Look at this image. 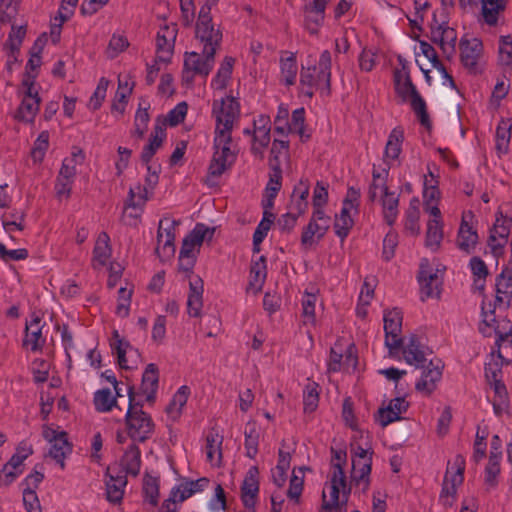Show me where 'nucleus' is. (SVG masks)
I'll list each match as a JSON object with an SVG mask.
<instances>
[{"label": "nucleus", "mask_w": 512, "mask_h": 512, "mask_svg": "<svg viewBox=\"0 0 512 512\" xmlns=\"http://www.w3.org/2000/svg\"><path fill=\"white\" fill-rule=\"evenodd\" d=\"M212 114L216 121L214 148L233 147L231 134L240 114L238 101L233 97L214 100L212 104Z\"/></svg>", "instance_id": "f257e3e1"}, {"label": "nucleus", "mask_w": 512, "mask_h": 512, "mask_svg": "<svg viewBox=\"0 0 512 512\" xmlns=\"http://www.w3.org/2000/svg\"><path fill=\"white\" fill-rule=\"evenodd\" d=\"M331 66V53L328 50H324L320 55L318 65L302 67L300 72V85L306 96L312 98L314 89H319L326 95L330 93Z\"/></svg>", "instance_id": "f03ea898"}, {"label": "nucleus", "mask_w": 512, "mask_h": 512, "mask_svg": "<svg viewBox=\"0 0 512 512\" xmlns=\"http://www.w3.org/2000/svg\"><path fill=\"white\" fill-rule=\"evenodd\" d=\"M127 393L129 398L125 415L127 433L133 441L144 442L153 435L155 424L151 416L143 411L142 404L136 402L133 387H128Z\"/></svg>", "instance_id": "7ed1b4c3"}, {"label": "nucleus", "mask_w": 512, "mask_h": 512, "mask_svg": "<svg viewBox=\"0 0 512 512\" xmlns=\"http://www.w3.org/2000/svg\"><path fill=\"white\" fill-rule=\"evenodd\" d=\"M395 90L403 101H410L412 110L415 112L421 125L429 128L431 121L427 112L424 99L417 91L408 73L396 71L394 75Z\"/></svg>", "instance_id": "20e7f679"}, {"label": "nucleus", "mask_w": 512, "mask_h": 512, "mask_svg": "<svg viewBox=\"0 0 512 512\" xmlns=\"http://www.w3.org/2000/svg\"><path fill=\"white\" fill-rule=\"evenodd\" d=\"M195 37L203 45L204 55H215L222 41V32L219 26L213 23L209 8H200L195 28Z\"/></svg>", "instance_id": "39448f33"}, {"label": "nucleus", "mask_w": 512, "mask_h": 512, "mask_svg": "<svg viewBox=\"0 0 512 512\" xmlns=\"http://www.w3.org/2000/svg\"><path fill=\"white\" fill-rule=\"evenodd\" d=\"M42 436L50 444L47 456L52 458L62 470L65 469V459L73 451V444L68 439V434L60 427L43 425Z\"/></svg>", "instance_id": "423d86ee"}, {"label": "nucleus", "mask_w": 512, "mask_h": 512, "mask_svg": "<svg viewBox=\"0 0 512 512\" xmlns=\"http://www.w3.org/2000/svg\"><path fill=\"white\" fill-rule=\"evenodd\" d=\"M464 469L465 459L461 455H457L453 466H448L443 480L442 491L439 497L443 506L451 507L453 505L457 488L463 483Z\"/></svg>", "instance_id": "0eeeda50"}, {"label": "nucleus", "mask_w": 512, "mask_h": 512, "mask_svg": "<svg viewBox=\"0 0 512 512\" xmlns=\"http://www.w3.org/2000/svg\"><path fill=\"white\" fill-rule=\"evenodd\" d=\"M215 55H204L197 52L185 54L182 80L192 84L196 75L207 77L213 69Z\"/></svg>", "instance_id": "6e6552de"}, {"label": "nucleus", "mask_w": 512, "mask_h": 512, "mask_svg": "<svg viewBox=\"0 0 512 512\" xmlns=\"http://www.w3.org/2000/svg\"><path fill=\"white\" fill-rule=\"evenodd\" d=\"M333 472L330 479V498L329 500L326 499V491L323 490L322 498H323V505L322 509L319 512H330L332 509H337L339 507V494L342 490L344 502L347 501V495H346V477L343 470L342 465L339 463H333Z\"/></svg>", "instance_id": "1a4fd4ad"}, {"label": "nucleus", "mask_w": 512, "mask_h": 512, "mask_svg": "<svg viewBox=\"0 0 512 512\" xmlns=\"http://www.w3.org/2000/svg\"><path fill=\"white\" fill-rule=\"evenodd\" d=\"M402 320V312L399 309L394 308L384 311L385 344L390 352L399 349L403 343L401 337Z\"/></svg>", "instance_id": "9d476101"}, {"label": "nucleus", "mask_w": 512, "mask_h": 512, "mask_svg": "<svg viewBox=\"0 0 512 512\" xmlns=\"http://www.w3.org/2000/svg\"><path fill=\"white\" fill-rule=\"evenodd\" d=\"M22 85L25 87L24 96L17 110L15 118L23 122H32L39 111L40 97L37 91H34V80L24 79Z\"/></svg>", "instance_id": "9b49d317"}, {"label": "nucleus", "mask_w": 512, "mask_h": 512, "mask_svg": "<svg viewBox=\"0 0 512 512\" xmlns=\"http://www.w3.org/2000/svg\"><path fill=\"white\" fill-rule=\"evenodd\" d=\"M176 224L177 222L175 220L168 218L162 219L159 223L155 253L162 261L169 259L175 253L174 227Z\"/></svg>", "instance_id": "f8f14e48"}, {"label": "nucleus", "mask_w": 512, "mask_h": 512, "mask_svg": "<svg viewBox=\"0 0 512 512\" xmlns=\"http://www.w3.org/2000/svg\"><path fill=\"white\" fill-rule=\"evenodd\" d=\"M178 28L176 23L165 24L160 27L156 36L157 60L168 63L172 57Z\"/></svg>", "instance_id": "ddd939ff"}, {"label": "nucleus", "mask_w": 512, "mask_h": 512, "mask_svg": "<svg viewBox=\"0 0 512 512\" xmlns=\"http://www.w3.org/2000/svg\"><path fill=\"white\" fill-rule=\"evenodd\" d=\"M462 65L471 73L479 71L478 62L483 53L482 41L478 38H462L459 43Z\"/></svg>", "instance_id": "4468645a"}, {"label": "nucleus", "mask_w": 512, "mask_h": 512, "mask_svg": "<svg viewBox=\"0 0 512 512\" xmlns=\"http://www.w3.org/2000/svg\"><path fill=\"white\" fill-rule=\"evenodd\" d=\"M259 470L256 466L248 469L241 485V501L247 512H256L255 505L259 494Z\"/></svg>", "instance_id": "2eb2a0df"}, {"label": "nucleus", "mask_w": 512, "mask_h": 512, "mask_svg": "<svg viewBox=\"0 0 512 512\" xmlns=\"http://www.w3.org/2000/svg\"><path fill=\"white\" fill-rule=\"evenodd\" d=\"M511 222L512 219L504 217L501 212L498 213L496 222L490 230L488 239V245L495 256L502 253V249L507 243Z\"/></svg>", "instance_id": "dca6fc26"}, {"label": "nucleus", "mask_w": 512, "mask_h": 512, "mask_svg": "<svg viewBox=\"0 0 512 512\" xmlns=\"http://www.w3.org/2000/svg\"><path fill=\"white\" fill-rule=\"evenodd\" d=\"M236 157L237 154L233 147L214 148L213 157L208 168L209 176H221L233 165Z\"/></svg>", "instance_id": "f3484780"}, {"label": "nucleus", "mask_w": 512, "mask_h": 512, "mask_svg": "<svg viewBox=\"0 0 512 512\" xmlns=\"http://www.w3.org/2000/svg\"><path fill=\"white\" fill-rule=\"evenodd\" d=\"M423 368L421 379L416 383L415 388L418 392L430 395L442 377L441 361L430 360L429 364Z\"/></svg>", "instance_id": "a211bd4d"}, {"label": "nucleus", "mask_w": 512, "mask_h": 512, "mask_svg": "<svg viewBox=\"0 0 512 512\" xmlns=\"http://www.w3.org/2000/svg\"><path fill=\"white\" fill-rule=\"evenodd\" d=\"M147 171L148 174L145 179V186L143 188H141V186H138L137 194L135 189L130 188L128 193V201L125 205L124 213H126L128 208L136 209L138 207H141L147 200L148 190L154 189V187L157 185L159 179L158 173L156 171H151L150 165H147Z\"/></svg>", "instance_id": "6ab92c4d"}, {"label": "nucleus", "mask_w": 512, "mask_h": 512, "mask_svg": "<svg viewBox=\"0 0 512 512\" xmlns=\"http://www.w3.org/2000/svg\"><path fill=\"white\" fill-rule=\"evenodd\" d=\"M478 241L476 229L468 223L467 215H463L457 236V247L461 251L471 254L475 251Z\"/></svg>", "instance_id": "aec40b11"}, {"label": "nucleus", "mask_w": 512, "mask_h": 512, "mask_svg": "<svg viewBox=\"0 0 512 512\" xmlns=\"http://www.w3.org/2000/svg\"><path fill=\"white\" fill-rule=\"evenodd\" d=\"M408 409V402L402 397L392 399L386 408H380L377 420L382 427L400 420V415Z\"/></svg>", "instance_id": "412c9836"}, {"label": "nucleus", "mask_w": 512, "mask_h": 512, "mask_svg": "<svg viewBox=\"0 0 512 512\" xmlns=\"http://www.w3.org/2000/svg\"><path fill=\"white\" fill-rule=\"evenodd\" d=\"M189 294L187 299L188 314L193 317H199L203 306V281L200 277L194 276L189 282Z\"/></svg>", "instance_id": "4be33fe9"}, {"label": "nucleus", "mask_w": 512, "mask_h": 512, "mask_svg": "<svg viewBox=\"0 0 512 512\" xmlns=\"http://www.w3.org/2000/svg\"><path fill=\"white\" fill-rule=\"evenodd\" d=\"M159 372L155 364L150 363L142 375V382L140 386V392L146 398L149 403L154 402L156 391L158 388Z\"/></svg>", "instance_id": "5701e85b"}, {"label": "nucleus", "mask_w": 512, "mask_h": 512, "mask_svg": "<svg viewBox=\"0 0 512 512\" xmlns=\"http://www.w3.org/2000/svg\"><path fill=\"white\" fill-rule=\"evenodd\" d=\"M403 356L405 361L418 367H425L427 361L424 347L420 344L416 335H411L408 342L403 347Z\"/></svg>", "instance_id": "b1692460"}, {"label": "nucleus", "mask_w": 512, "mask_h": 512, "mask_svg": "<svg viewBox=\"0 0 512 512\" xmlns=\"http://www.w3.org/2000/svg\"><path fill=\"white\" fill-rule=\"evenodd\" d=\"M310 185L307 179H301L294 187L289 209L296 214H304L308 208Z\"/></svg>", "instance_id": "393cba45"}, {"label": "nucleus", "mask_w": 512, "mask_h": 512, "mask_svg": "<svg viewBox=\"0 0 512 512\" xmlns=\"http://www.w3.org/2000/svg\"><path fill=\"white\" fill-rule=\"evenodd\" d=\"M418 280L421 286V300L425 301L428 298L439 297L441 281L437 273H429L421 266L418 275Z\"/></svg>", "instance_id": "a878e982"}, {"label": "nucleus", "mask_w": 512, "mask_h": 512, "mask_svg": "<svg viewBox=\"0 0 512 512\" xmlns=\"http://www.w3.org/2000/svg\"><path fill=\"white\" fill-rule=\"evenodd\" d=\"M438 180H433L432 184H429L427 176L424 180V210L431 216L441 218V211L437 206V202L440 198V191L438 189Z\"/></svg>", "instance_id": "bb28decb"}, {"label": "nucleus", "mask_w": 512, "mask_h": 512, "mask_svg": "<svg viewBox=\"0 0 512 512\" xmlns=\"http://www.w3.org/2000/svg\"><path fill=\"white\" fill-rule=\"evenodd\" d=\"M222 442L223 436L214 429H212L206 436V459L211 465L216 467H219L222 461Z\"/></svg>", "instance_id": "cd10ccee"}, {"label": "nucleus", "mask_w": 512, "mask_h": 512, "mask_svg": "<svg viewBox=\"0 0 512 512\" xmlns=\"http://www.w3.org/2000/svg\"><path fill=\"white\" fill-rule=\"evenodd\" d=\"M109 471L110 468H108L106 472V476L109 477L106 481L107 500L113 504H118L121 502L124 495V488L127 484L126 476H113L109 474Z\"/></svg>", "instance_id": "c85d7f7f"}, {"label": "nucleus", "mask_w": 512, "mask_h": 512, "mask_svg": "<svg viewBox=\"0 0 512 512\" xmlns=\"http://www.w3.org/2000/svg\"><path fill=\"white\" fill-rule=\"evenodd\" d=\"M121 466L126 474L136 477L141 468V451L139 447L132 443L128 446L121 458Z\"/></svg>", "instance_id": "c756f323"}, {"label": "nucleus", "mask_w": 512, "mask_h": 512, "mask_svg": "<svg viewBox=\"0 0 512 512\" xmlns=\"http://www.w3.org/2000/svg\"><path fill=\"white\" fill-rule=\"evenodd\" d=\"M481 13L486 24L495 26L500 13L504 12L507 0H481Z\"/></svg>", "instance_id": "7c9ffc66"}, {"label": "nucleus", "mask_w": 512, "mask_h": 512, "mask_svg": "<svg viewBox=\"0 0 512 512\" xmlns=\"http://www.w3.org/2000/svg\"><path fill=\"white\" fill-rule=\"evenodd\" d=\"M512 287V276L510 274L506 275L505 272L499 274L496 278L495 288H496V299L495 305L501 307H508L511 301V291Z\"/></svg>", "instance_id": "2f4dec72"}, {"label": "nucleus", "mask_w": 512, "mask_h": 512, "mask_svg": "<svg viewBox=\"0 0 512 512\" xmlns=\"http://www.w3.org/2000/svg\"><path fill=\"white\" fill-rule=\"evenodd\" d=\"M403 140H404V131L402 128L396 127L390 132V134L388 136V141L385 146V152H384L385 161H389V160L394 161V160L398 159V157L401 153V150H402Z\"/></svg>", "instance_id": "473e14b6"}, {"label": "nucleus", "mask_w": 512, "mask_h": 512, "mask_svg": "<svg viewBox=\"0 0 512 512\" xmlns=\"http://www.w3.org/2000/svg\"><path fill=\"white\" fill-rule=\"evenodd\" d=\"M166 136L165 128L163 124H156L154 131L151 135L149 143L143 148L141 159L144 163L148 164L151 158L154 156L158 148L161 147L163 140Z\"/></svg>", "instance_id": "72a5a7b5"}, {"label": "nucleus", "mask_w": 512, "mask_h": 512, "mask_svg": "<svg viewBox=\"0 0 512 512\" xmlns=\"http://www.w3.org/2000/svg\"><path fill=\"white\" fill-rule=\"evenodd\" d=\"M352 212L354 210L342 206L340 213L335 216L334 231L341 241L347 238L354 225Z\"/></svg>", "instance_id": "f704fd0d"}, {"label": "nucleus", "mask_w": 512, "mask_h": 512, "mask_svg": "<svg viewBox=\"0 0 512 512\" xmlns=\"http://www.w3.org/2000/svg\"><path fill=\"white\" fill-rule=\"evenodd\" d=\"M84 159V152L80 148L74 147L71 156L63 160L58 176L74 180L76 166L83 164Z\"/></svg>", "instance_id": "c9c22d12"}, {"label": "nucleus", "mask_w": 512, "mask_h": 512, "mask_svg": "<svg viewBox=\"0 0 512 512\" xmlns=\"http://www.w3.org/2000/svg\"><path fill=\"white\" fill-rule=\"evenodd\" d=\"M399 197L389 190L381 196V205L384 220L388 225H393L398 216Z\"/></svg>", "instance_id": "e433bc0d"}, {"label": "nucleus", "mask_w": 512, "mask_h": 512, "mask_svg": "<svg viewBox=\"0 0 512 512\" xmlns=\"http://www.w3.org/2000/svg\"><path fill=\"white\" fill-rule=\"evenodd\" d=\"M190 395V388L186 385L181 386L177 392L174 394L171 402L166 408L167 414L173 419L176 420L180 417L182 413V409L187 403L188 397Z\"/></svg>", "instance_id": "4c0bfd02"}, {"label": "nucleus", "mask_w": 512, "mask_h": 512, "mask_svg": "<svg viewBox=\"0 0 512 512\" xmlns=\"http://www.w3.org/2000/svg\"><path fill=\"white\" fill-rule=\"evenodd\" d=\"M512 124L508 119H501L496 129V150L499 155L506 154L509 150Z\"/></svg>", "instance_id": "58836bf2"}, {"label": "nucleus", "mask_w": 512, "mask_h": 512, "mask_svg": "<svg viewBox=\"0 0 512 512\" xmlns=\"http://www.w3.org/2000/svg\"><path fill=\"white\" fill-rule=\"evenodd\" d=\"M149 107L150 104L145 100H141L139 103V107L135 114L134 130L131 132L132 137H136L138 139L143 138L150 119L148 113Z\"/></svg>", "instance_id": "ea45409f"}, {"label": "nucleus", "mask_w": 512, "mask_h": 512, "mask_svg": "<svg viewBox=\"0 0 512 512\" xmlns=\"http://www.w3.org/2000/svg\"><path fill=\"white\" fill-rule=\"evenodd\" d=\"M443 239L441 218L434 217L427 224L425 244L432 251L438 250Z\"/></svg>", "instance_id": "a19ab883"}, {"label": "nucleus", "mask_w": 512, "mask_h": 512, "mask_svg": "<svg viewBox=\"0 0 512 512\" xmlns=\"http://www.w3.org/2000/svg\"><path fill=\"white\" fill-rule=\"evenodd\" d=\"M110 237L106 232H101L98 235L94 249H93V261L99 265H105L108 259L111 257Z\"/></svg>", "instance_id": "79ce46f5"}, {"label": "nucleus", "mask_w": 512, "mask_h": 512, "mask_svg": "<svg viewBox=\"0 0 512 512\" xmlns=\"http://www.w3.org/2000/svg\"><path fill=\"white\" fill-rule=\"evenodd\" d=\"M266 275V258L264 256H260L257 260L252 261L249 285L255 290H260L265 282Z\"/></svg>", "instance_id": "37998d69"}, {"label": "nucleus", "mask_w": 512, "mask_h": 512, "mask_svg": "<svg viewBox=\"0 0 512 512\" xmlns=\"http://www.w3.org/2000/svg\"><path fill=\"white\" fill-rule=\"evenodd\" d=\"M494 390L493 397V409L497 416H501L503 413L508 411L509 399L506 386L503 382H497L496 384L490 385Z\"/></svg>", "instance_id": "c03bdc74"}, {"label": "nucleus", "mask_w": 512, "mask_h": 512, "mask_svg": "<svg viewBox=\"0 0 512 512\" xmlns=\"http://www.w3.org/2000/svg\"><path fill=\"white\" fill-rule=\"evenodd\" d=\"M270 127L256 126L253 133L254 143L252 145V153L259 157L261 160L264 159V150L270 143Z\"/></svg>", "instance_id": "a18cd8bd"}, {"label": "nucleus", "mask_w": 512, "mask_h": 512, "mask_svg": "<svg viewBox=\"0 0 512 512\" xmlns=\"http://www.w3.org/2000/svg\"><path fill=\"white\" fill-rule=\"evenodd\" d=\"M281 79L287 86L295 84L298 66L294 53H289L286 58L280 59Z\"/></svg>", "instance_id": "49530a36"}, {"label": "nucleus", "mask_w": 512, "mask_h": 512, "mask_svg": "<svg viewBox=\"0 0 512 512\" xmlns=\"http://www.w3.org/2000/svg\"><path fill=\"white\" fill-rule=\"evenodd\" d=\"M234 62L235 60L232 57L226 56L224 58L211 83L215 89H225L227 82L231 77Z\"/></svg>", "instance_id": "de8ad7c7"}, {"label": "nucleus", "mask_w": 512, "mask_h": 512, "mask_svg": "<svg viewBox=\"0 0 512 512\" xmlns=\"http://www.w3.org/2000/svg\"><path fill=\"white\" fill-rule=\"evenodd\" d=\"M93 402L98 412H109L113 407H118L116 397L112 395L109 388L96 391Z\"/></svg>", "instance_id": "09e8293b"}, {"label": "nucleus", "mask_w": 512, "mask_h": 512, "mask_svg": "<svg viewBox=\"0 0 512 512\" xmlns=\"http://www.w3.org/2000/svg\"><path fill=\"white\" fill-rule=\"evenodd\" d=\"M316 222L317 221L310 220L303 229L301 244L306 248L313 246L318 240L325 236L323 228H321Z\"/></svg>", "instance_id": "8fccbe9b"}, {"label": "nucleus", "mask_w": 512, "mask_h": 512, "mask_svg": "<svg viewBox=\"0 0 512 512\" xmlns=\"http://www.w3.org/2000/svg\"><path fill=\"white\" fill-rule=\"evenodd\" d=\"M419 204L420 203L417 198H412L406 211L405 228L413 235H417L420 231L418 223L420 217Z\"/></svg>", "instance_id": "3c124183"}, {"label": "nucleus", "mask_w": 512, "mask_h": 512, "mask_svg": "<svg viewBox=\"0 0 512 512\" xmlns=\"http://www.w3.org/2000/svg\"><path fill=\"white\" fill-rule=\"evenodd\" d=\"M143 493L146 500L152 505L158 504L159 497V479L145 474L143 479Z\"/></svg>", "instance_id": "603ef678"}, {"label": "nucleus", "mask_w": 512, "mask_h": 512, "mask_svg": "<svg viewBox=\"0 0 512 512\" xmlns=\"http://www.w3.org/2000/svg\"><path fill=\"white\" fill-rule=\"evenodd\" d=\"M319 392L318 384L315 382H309L303 392V403L305 412H313L318 407Z\"/></svg>", "instance_id": "864d4df0"}, {"label": "nucleus", "mask_w": 512, "mask_h": 512, "mask_svg": "<svg viewBox=\"0 0 512 512\" xmlns=\"http://www.w3.org/2000/svg\"><path fill=\"white\" fill-rule=\"evenodd\" d=\"M372 460H352V479L359 483L366 482L368 485V477L371 473Z\"/></svg>", "instance_id": "5fc2aeb1"}, {"label": "nucleus", "mask_w": 512, "mask_h": 512, "mask_svg": "<svg viewBox=\"0 0 512 512\" xmlns=\"http://www.w3.org/2000/svg\"><path fill=\"white\" fill-rule=\"evenodd\" d=\"M499 473L500 459L497 453H490L489 461L485 469V483L490 487H495Z\"/></svg>", "instance_id": "6e6d98bb"}, {"label": "nucleus", "mask_w": 512, "mask_h": 512, "mask_svg": "<svg viewBox=\"0 0 512 512\" xmlns=\"http://www.w3.org/2000/svg\"><path fill=\"white\" fill-rule=\"evenodd\" d=\"M108 85H109V81L106 78L102 77L99 80L94 93L92 94V96L89 99V103H88L89 109L95 111L101 107L102 102L104 101V99L106 97Z\"/></svg>", "instance_id": "4d7b16f0"}, {"label": "nucleus", "mask_w": 512, "mask_h": 512, "mask_svg": "<svg viewBox=\"0 0 512 512\" xmlns=\"http://www.w3.org/2000/svg\"><path fill=\"white\" fill-rule=\"evenodd\" d=\"M258 439L259 434L254 424H249L245 429V448L249 458H254L258 452Z\"/></svg>", "instance_id": "13d9d810"}, {"label": "nucleus", "mask_w": 512, "mask_h": 512, "mask_svg": "<svg viewBox=\"0 0 512 512\" xmlns=\"http://www.w3.org/2000/svg\"><path fill=\"white\" fill-rule=\"evenodd\" d=\"M18 14V1L17 0H0V23L6 24Z\"/></svg>", "instance_id": "bf43d9fd"}, {"label": "nucleus", "mask_w": 512, "mask_h": 512, "mask_svg": "<svg viewBox=\"0 0 512 512\" xmlns=\"http://www.w3.org/2000/svg\"><path fill=\"white\" fill-rule=\"evenodd\" d=\"M49 146V134L47 131H42L36 139L31 156L35 162H41Z\"/></svg>", "instance_id": "052dcab7"}, {"label": "nucleus", "mask_w": 512, "mask_h": 512, "mask_svg": "<svg viewBox=\"0 0 512 512\" xmlns=\"http://www.w3.org/2000/svg\"><path fill=\"white\" fill-rule=\"evenodd\" d=\"M132 290L121 287L118 290V303L116 306V314L125 318L129 315Z\"/></svg>", "instance_id": "680f3d73"}, {"label": "nucleus", "mask_w": 512, "mask_h": 512, "mask_svg": "<svg viewBox=\"0 0 512 512\" xmlns=\"http://www.w3.org/2000/svg\"><path fill=\"white\" fill-rule=\"evenodd\" d=\"M271 172L269 173V181L266 185L265 192L271 194H278L282 185V170L281 167H278L277 163L273 164V167H270Z\"/></svg>", "instance_id": "e2e57ef3"}, {"label": "nucleus", "mask_w": 512, "mask_h": 512, "mask_svg": "<svg viewBox=\"0 0 512 512\" xmlns=\"http://www.w3.org/2000/svg\"><path fill=\"white\" fill-rule=\"evenodd\" d=\"M499 59L504 65L512 64V37L510 35L501 36L499 39Z\"/></svg>", "instance_id": "0e129e2a"}, {"label": "nucleus", "mask_w": 512, "mask_h": 512, "mask_svg": "<svg viewBox=\"0 0 512 512\" xmlns=\"http://www.w3.org/2000/svg\"><path fill=\"white\" fill-rule=\"evenodd\" d=\"M46 341L45 336H43V331L38 330L37 332H28L25 333V337L23 339V346L29 348L33 352L40 351L44 346Z\"/></svg>", "instance_id": "69168bd1"}, {"label": "nucleus", "mask_w": 512, "mask_h": 512, "mask_svg": "<svg viewBox=\"0 0 512 512\" xmlns=\"http://www.w3.org/2000/svg\"><path fill=\"white\" fill-rule=\"evenodd\" d=\"M289 149V142L286 140L275 139L272 143L271 151H270V160L269 166L273 167L274 163L278 164V167H281L280 157L284 154H287Z\"/></svg>", "instance_id": "338daca9"}, {"label": "nucleus", "mask_w": 512, "mask_h": 512, "mask_svg": "<svg viewBox=\"0 0 512 512\" xmlns=\"http://www.w3.org/2000/svg\"><path fill=\"white\" fill-rule=\"evenodd\" d=\"M23 503L27 512H42L36 491L32 488L23 490Z\"/></svg>", "instance_id": "774afa93"}]
</instances>
